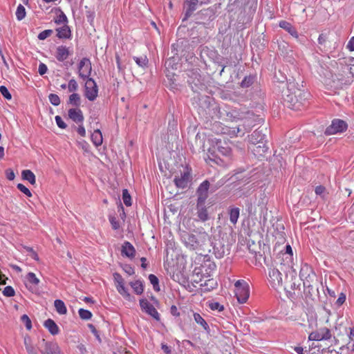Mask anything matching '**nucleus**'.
Listing matches in <instances>:
<instances>
[{
  "label": "nucleus",
  "mask_w": 354,
  "mask_h": 354,
  "mask_svg": "<svg viewBox=\"0 0 354 354\" xmlns=\"http://www.w3.org/2000/svg\"><path fill=\"white\" fill-rule=\"evenodd\" d=\"M181 241L191 250H196L209 241V234L203 229L195 231L194 233L183 232L180 234Z\"/></svg>",
  "instance_id": "nucleus-1"
},
{
  "label": "nucleus",
  "mask_w": 354,
  "mask_h": 354,
  "mask_svg": "<svg viewBox=\"0 0 354 354\" xmlns=\"http://www.w3.org/2000/svg\"><path fill=\"white\" fill-rule=\"evenodd\" d=\"M173 181L178 189L189 188L192 182V169L187 165H181L174 173Z\"/></svg>",
  "instance_id": "nucleus-2"
},
{
  "label": "nucleus",
  "mask_w": 354,
  "mask_h": 354,
  "mask_svg": "<svg viewBox=\"0 0 354 354\" xmlns=\"http://www.w3.org/2000/svg\"><path fill=\"white\" fill-rule=\"evenodd\" d=\"M243 124L239 125L236 127L232 128V135L235 136H243L248 131H250L251 129L257 124L260 123L261 118L256 116L252 112H247L244 116L241 118Z\"/></svg>",
  "instance_id": "nucleus-3"
},
{
  "label": "nucleus",
  "mask_w": 354,
  "mask_h": 354,
  "mask_svg": "<svg viewBox=\"0 0 354 354\" xmlns=\"http://www.w3.org/2000/svg\"><path fill=\"white\" fill-rule=\"evenodd\" d=\"M331 82L328 83L335 88H341L343 85L349 84L353 82V74L351 68L342 66L337 73L331 75Z\"/></svg>",
  "instance_id": "nucleus-4"
},
{
  "label": "nucleus",
  "mask_w": 354,
  "mask_h": 354,
  "mask_svg": "<svg viewBox=\"0 0 354 354\" xmlns=\"http://www.w3.org/2000/svg\"><path fill=\"white\" fill-rule=\"evenodd\" d=\"M234 292L236 299L240 304H245L250 296V288L248 283L244 280L240 279L234 283Z\"/></svg>",
  "instance_id": "nucleus-5"
},
{
  "label": "nucleus",
  "mask_w": 354,
  "mask_h": 354,
  "mask_svg": "<svg viewBox=\"0 0 354 354\" xmlns=\"http://www.w3.org/2000/svg\"><path fill=\"white\" fill-rule=\"evenodd\" d=\"M348 128L346 122L340 119H334L331 124L325 130V134L330 136L340 133L345 131Z\"/></svg>",
  "instance_id": "nucleus-6"
},
{
  "label": "nucleus",
  "mask_w": 354,
  "mask_h": 354,
  "mask_svg": "<svg viewBox=\"0 0 354 354\" xmlns=\"http://www.w3.org/2000/svg\"><path fill=\"white\" fill-rule=\"evenodd\" d=\"M113 276L118 292L128 301H132L131 295L124 286V281L122 277L118 272H115Z\"/></svg>",
  "instance_id": "nucleus-7"
},
{
  "label": "nucleus",
  "mask_w": 354,
  "mask_h": 354,
  "mask_svg": "<svg viewBox=\"0 0 354 354\" xmlns=\"http://www.w3.org/2000/svg\"><path fill=\"white\" fill-rule=\"evenodd\" d=\"M332 337L330 329L326 327L318 328L309 334L308 339L310 341L328 340Z\"/></svg>",
  "instance_id": "nucleus-8"
},
{
  "label": "nucleus",
  "mask_w": 354,
  "mask_h": 354,
  "mask_svg": "<svg viewBox=\"0 0 354 354\" xmlns=\"http://www.w3.org/2000/svg\"><path fill=\"white\" fill-rule=\"evenodd\" d=\"M91 63L89 59L84 57L82 58L79 64V76L84 80H88L91 73Z\"/></svg>",
  "instance_id": "nucleus-9"
},
{
  "label": "nucleus",
  "mask_w": 354,
  "mask_h": 354,
  "mask_svg": "<svg viewBox=\"0 0 354 354\" xmlns=\"http://www.w3.org/2000/svg\"><path fill=\"white\" fill-rule=\"evenodd\" d=\"M98 89L93 79L88 78L85 83V97L90 101H94L97 97Z\"/></svg>",
  "instance_id": "nucleus-10"
},
{
  "label": "nucleus",
  "mask_w": 354,
  "mask_h": 354,
  "mask_svg": "<svg viewBox=\"0 0 354 354\" xmlns=\"http://www.w3.org/2000/svg\"><path fill=\"white\" fill-rule=\"evenodd\" d=\"M299 277L304 281V286H310V281L315 277V274L313 268L305 263L301 266L299 272Z\"/></svg>",
  "instance_id": "nucleus-11"
},
{
  "label": "nucleus",
  "mask_w": 354,
  "mask_h": 354,
  "mask_svg": "<svg viewBox=\"0 0 354 354\" xmlns=\"http://www.w3.org/2000/svg\"><path fill=\"white\" fill-rule=\"evenodd\" d=\"M140 306L142 311L151 316L156 321H160L159 313L147 299H140Z\"/></svg>",
  "instance_id": "nucleus-12"
},
{
  "label": "nucleus",
  "mask_w": 354,
  "mask_h": 354,
  "mask_svg": "<svg viewBox=\"0 0 354 354\" xmlns=\"http://www.w3.org/2000/svg\"><path fill=\"white\" fill-rule=\"evenodd\" d=\"M268 280L271 286L277 288L282 286V274L278 269L270 268L268 270Z\"/></svg>",
  "instance_id": "nucleus-13"
},
{
  "label": "nucleus",
  "mask_w": 354,
  "mask_h": 354,
  "mask_svg": "<svg viewBox=\"0 0 354 354\" xmlns=\"http://www.w3.org/2000/svg\"><path fill=\"white\" fill-rule=\"evenodd\" d=\"M217 146V151L218 153L227 158H228L227 160H221L220 158H218V160L214 159L213 160L215 161L217 164H219L218 160L225 162V164H228L229 161L230 160V156H231V148L228 146V145L226 142H222L221 141L216 142Z\"/></svg>",
  "instance_id": "nucleus-14"
},
{
  "label": "nucleus",
  "mask_w": 354,
  "mask_h": 354,
  "mask_svg": "<svg viewBox=\"0 0 354 354\" xmlns=\"http://www.w3.org/2000/svg\"><path fill=\"white\" fill-rule=\"evenodd\" d=\"M209 188V182L207 180H204L198 186L197 194V201L205 202L208 197V190Z\"/></svg>",
  "instance_id": "nucleus-15"
},
{
  "label": "nucleus",
  "mask_w": 354,
  "mask_h": 354,
  "mask_svg": "<svg viewBox=\"0 0 354 354\" xmlns=\"http://www.w3.org/2000/svg\"><path fill=\"white\" fill-rule=\"evenodd\" d=\"M42 354H63L57 343L48 342L45 343L44 348L41 351Z\"/></svg>",
  "instance_id": "nucleus-16"
},
{
  "label": "nucleus",
  "mask_w": 354,
  "mask_h": 354,
  "mask_svg": "<svg viewBox=\"0 0 354 354\" xmlns=\"http://www.w3.org/2000/svg\"><path fill=\"white\" fill-rule=\"evenodd\" d=\"M25 285L29 290H32L40 283V280L37 277L36 274L32 272H29L26 277Z\"/></svg>",
  "instance_id": "nucleus-17"
},
{
  "label": "nucleus",
  "mask_w": 354,
  "mask_h": 354,
  "mask_svg": "<svg viewBox=\"0 0 354 354\" xmlns=\"http://www.w3.org/2000/svg\"><path fill=\"white\" fill-rule=\"evenodd\" d=\"M197 216L201 221H206L209 219L208 212L205 206V202L197 201L196 204Z\"/></svg>",
  "instance_id": "nucleus-18"
},
{
  "label": "nucleus",
  "mask_w": 354,
  "mask_h": 354,
  "mask_svg": "<svg viewBox=\"0 0 354 354\" xmlns=\"http://www.w3.org/2000/svg\"><path fill=\"white\" fill-rule=\"evenodd\" d=\"M70 119L77 124H82L84 121V115L82 111L78 108L70 109L68 111Z\"/></svg>",
  "instance_id": "nucleus-19"
},
{
  "label": "nucleus",
  "mask_w": 354,
  "mask_h": 354,
  "mask_svg": "<svg viewBox=\"0 0 354 354\" xmlns=\"http://www.w3.org/2000/svg\"><path fill=\"white\" fill-rule=\"evenodd\" d=\"M70 55L69 48L66 46H59L56 49L55 57L59 62H64Z\"/></svg>",
  "instance_id": "nucleus-20"
},
{
  "label": "nucleus",
  "mask_w": 354,
  "mask_h": 354,
  "mask_svg": "<svg viewBox=\"0 0 354 354\" xmlns=\"http://www.w3.org/2000/svg\"><path fill=\"white\" fill-rule=\"evenodd\" d=\"M250 142L253 145L263 144L266 139V135L262 131L257 129L250 136Z\"/></svg>",
  "instance_id": "nucleus-21"
},
{
  "label": "nucleus",
  "mask_w": 354,
  "mask_h": 354,
  "mask_svg": "<svg viewBox=\"0 0 354 354\" xmlns=\"http://www.w3.org/2000/svg\"><path fill=\"white\" fill-rule=\"evenodd\" d=\"M122 256H126L129 258H133L136 254V250L133 245L128 242L125 241L122 246Z\"/></svg>",
  "instance_id": "nucleus-22"
},
{
  "label": "nucleus",
  "mask_w": 354,
  "mask_h": 354,
  "mask_svg": "<svg viewBox=\"0 0 354 354\" xmlns=\"http://www.w3.org/2000/svg\"><path fill=\"white\" fill-rule=\"evenodd\" d=\"M283 260L284 261V264L287 265L288 267H292L293 265V252L291 246L290 245H287L286 246V251L283 254Z\"/></svg>",
  "instance_id": "nucleus-23"
},
{
  "label": "nucleus",
  "mask_w": 354,
  "mask_h": 354,
  "mask_svg": "<svg viewBox=\"0 0 354 354\" xmlns=\"http://www.w3.org/2000/svg\"><path fill=\"white\" fill-rule=\"evenodd\" d=\"M198 3V0L185 1L186 11L185 14V19L189 17L192 15L193 12L196 10Z\"/></svg>",
  "instance_id": "nucleus-24"
},
{
  "label": "nucleus",
  "mask_w": 354,
  "mask_h": 354,
  "mask_svg": "<svg viewBox=\"0 0 354 354\" xmlns=\"http://www.w3.org/2000/svg\"><path fill=\"white\" fill-rule=\"evenodd\" d=\"M44 326L53 335H56L59 333V328L57 324L51 319L46 320L44 323Z\"/></svg>",
  "instance_id": "nucleus-25"
},
{
  "label": "nucleus",
  "mask_w": 354,
  "mask_h": 354,
  "mask_svg": "<svg viewBox=\"0 0 354 354\" xmlns=\"http://www.w3.org/2000/svg\"><path fill=\"white\" fill-rule=\"evenodd\" d=\"M217 281L214 279H206L200 286L203 292H209L217 287Z\"/></svg>",
  "instance_id": "nucleus-26"
},
{
  "label": "nucleus",
  "mask_w": 354,
  "mask_h": 354,
  "mask_svg": "<svg viewBox=\"0 0 354 354\" xmlns=\"http://www.w3.org/2000/svg\"><path fill=\"white\" fill-rule=\"evenodd\" d=\"M279 27L286 30L290 35H291L293 37L297 39L299 37V34L297 30L286 21H281L279 24Z\"/></svg>",
  "instance_id": "nucleus-27"
},
{
  "label": "nucleus",
  "mask_w": 354,
  "mask_h": 354,
  "mask_svg": "<svg viewBox=\"0 0 354 354\" xmlns=\"http://www.w3.org/2000/svg\"><path fill=\"white\" fill-rule=\"evenodd\" d=\"M194 320L199 324L205 331L209 330V326L205 319L198 313L193 312Z\"/></svg>",
  "instance_id": "nucleus-28"
},
{
  "label": "nucleus",
  "mask_w": 354,
  "mask_h": 354,
  "mask_svg": "<svg viewBox=\"0 0 354 354\" xmlns=\"http://www.w3.org/2000/svg\"><path fill=\"white\" fill-rule=\"evenodd\" d=\"M230 221L233 225H236L240 215L239 207H230L228 210Z\"/></svg>",
  "instance_id": "nucleus-29"
},
{
  "label": "nucleus",
  "mask_w": 354,
  "mask_h": 354,
  "mask_svg": "<svg viewBox=\"0 0 354 354\" xmlns=\"http://www.w3.org/2000/svg\"><path fill=\"white\" fill-rule=\"evenodd\" d=\"M57 32V36L60 39H68L71 37V30L67 25L58 28Z\"/></svg>",
  "instance_id": "nucleus-30"
},
{
  "label": "nucleus",
  "mask_w": 354,
  "mask_h": 354,
  "mask_svg": "<svg viewBox=\"0 0 354 354\" xmlns=\"http://www.w3.org/2000/svg\"><path fill=\"white\" fill-rule=\"evenodd\" d=\"M91 139L95 146H100L103 140L101 131L99 129L95 130L91 136Z\"/></svg>",
  "instance_id": "nucleus-31"
},
{
  "label": "nucleus",
  "mask_w": 354,
  "mask_h": 354,
  "mask_svg": "<svg viewBox=\"0 0 354 354\" xmlns=\"http://www.w3.org/2000/svg\"><path fill=\"white\" fill-rule=\"evenodd\" d=\"M54 306L57 313L59 315H66L67 313V308L64 302L61 299H56L54 301Z\"/></svg>",
  "instance_id": "nucleus-32"
},
{
  "label": "nucleus",
  "mask_w": 354,
  "mask_h": 354,
  "mask_svg": "<svg viewBox=\"0 0 354 354\" xmlns=\"http://www.w3.org/2000/svg\"><path fill=\"white\" fill-rule=\"evenodd\" d=\"M21 176L24 180L28 181L31 185L36 183L35 175L32 171L29 169L24 170L21 173Z\"/></svg>",
  "instance_id": "nucleus-33"
},
{
  "label": "nucleus",
  "mask_w": 354,
  "mask_h": 354,
  "mask_svg": "<svg viewBox=\"0 0 354 354\" xmlns=\"http://www.w3.org/2000/svg\"><path fill=\"white\" fill-rule=\"evenodd\" d=\"M130 286L137 295H142L144 291V286L141 281L137 280L130 282Z\"/></svg>",
  "instance_id": "nucleus-34"
},
{
  "label": "nucleus",
  "mask_w": 354,
  "mask_h": 354,
  "mask_svg": "<svg viewBox=\"0 0 354 354\" xmlns=\"http://www.w3.org/2000/svg\"><path fill=\"white\" fill-rule=\"evenodd\" d=\"M68 104L78 107L81 104V98L78 93H72L68 98Z\"/></svg>",
  "instance_id": "nucleus-35"
},
{
  "label": "nucleus",
  "mask_w": 354,
  "mask_h": 354,
  "mask_svg": "<svg viewBox=\"0 0 354 354\" xmlns=\"http://www.w3.org/2000/svg\"><path fill=\"white\" fill-rule=\"evenodd\" d=\"M284 102L287 103V106L290 109H297L298 106H297V99L296 96H292V95H287L286 97L284 98Z\"/></svg>",
  "instance_id": "nucleus-36"
},
{
  "label": "nucleus",
  "mask_w": 354,
  "mask_h": 354,
  "mask_svg": "<svg viewBox=\"0 0 354 354\" xmlns=\"http://www.w3.org/2000/svg\"><path fill=\"white\" fill-rule=\"evenodd\" d=\"M24 344L28 354H38L37 350L31 344L30 338L29 337H26L24 338Z\"/></svg>",
  "instance_id": "nucleus-37"
},
{
  "label": "nucleus",
  "mask_w": 354,
  "mask_h": 354,
  "mask_svg": "<svg viewBox=\"0 0 354 354\" xmlns=\"http://www.w3.org/2000/svg\"><path fill=\"white\" fill-rule=\"evenodd\" d=\"M26 9L21 4H19L15 12L16 17L18 21H21L24 19L26 17Z\"/></svg>",
  "instance_id": "nucleus-38"
},
{
  "label": "nucleus",
  "mask_w": 354,
  "mask_h": 354,
  "mask_svg": "<svg viewBox=\"0 0 354 354\" xmlns=\"http://www.w3.org/2000/svg\"><path fill=\"white\" fill-rule=\"evenodd\" d=\"M133 59L136 62L138 66L145 68L147 67L148 64V59L147 56H141V57H133Z\"/></svg>",
  "instance_id": "nucleus-39"
},
{
  "label": "nucleus",
  "mask_w": 354,
  "mask_h": 354,
  "mask_svg": "<svg viewBox=\"0 0 354 354\" xmlns=\"http://www.w3.org/2000/svg\"><path fill=\"white\" fill-rule=\"evenodd\" d=\"M149 280L150 283L153 285V290L157 292L159 291L160 286L158 277L156 275L151 274L149 276Z\"/></svg>",
  "instance_id": "nucleus-40"
},
{
  "label": "nucleus",
  "mask_w": 354,
  "mask_h": 354,
  "mask_svg": "<svg viewBox=\"0 0 354 354\" xmlns=\"http://www.w3.org/2000/svg\"><path fill=\"white\" fill-rule=\"evenodd\" d=\"M78 313L80 317L84 320H88L92 317V313L89 310L83 308L79 309Z\"/></svg>",
  "instance_id": "nucleus-41"
},
{
  "label": "nucleus",
  "mask_w": 354,
  "mask_h": 354,
  "mask_svg": "<svg viewBox=\"0 0 354 354\" xmlns=\"http://www.w3.org/2000/svg\"><path fill=\"white\" fill-rule=\"evenodd\" d=\"M122 200H123L124 203L127 206L131 205V196L129 194L127 189H123V191H122Z\"/></svg>",
  "instance_id": "nucleus-42"
},
{
  "label": "nucleus",
  "mask_w": 354,
  "mask_h": 354,
  "mask_svg": "<svg viewBox=\"0 0 354 354\" xmlns=\"http://www.w3.org/2000/svg\"><path fill=\"white\" fill-rule=\"evenodd\" d=\"M208 306L212 310H217L218 312H221L224 309L223 306L216 301L209 302Z\"/></svg>",
  "instance_id": "nucleus-43"
},
{
  "label": "nucleus",
  "mask_w": 354,
  "mask_h": 354,
  "mask_svg": "<svg viewBox=\"0 0 354 354\" xmlns=\"http://www.w3.org/2000/svg\"><path fill=\"white\" fill-rule=\"evenodd\" d=\"M55 22L57 24L66 25L68 19L66 15L63 12H61V13L57 17Z\"/></svg>",
  "instance_id": "nucleus-44"
},
{
  "label": "nucleus",
  "mask_w": 354,
  "mask_h": 354,
  "mask_svg": "<svg viewBox=\"0 0 354 354\" xmlns=\"http://www.w3.org/2000/svg\"><path fill=\"white\" fill-rule=\"evenodd\" d=\"M67 88L69 92H75L78 89V84L75 80L71 79L69 80L67 85Z\"/></svg>",
  "instance_id": "nucleus-45"
},
{
  "label": "nucleus",
  "mask_w": 354,
  "mask_h": 354,
  "mask_svg": "<svg viewBox=\"0 0 354 354\" xmlns=\"http://www.w3.org/2000/svg\"><path fill=\"white\" fill-rule=\"evenodd\" d=\"M48 100L53 106H58L60 104V98L57 94L50 93L48 95Z\"/></svg>",
  "instance_id": "nucleus-46"
},
{
  "label": "nucleus",
  "mask_w": 354,
  "mask_h": 354,
  "mask_svg": "<svg viewBox=\"0 0 354 354\" xmlns=\"http://www.w3.org/2000/svg\"><path fill=\"white\" fill-rule=\"evenodd\" d=\"M254 82V77L248 76L245 77L241 82V86L243 88H247L251 86Z\"/></svg>",
  "instance_id": "nucleus-47"
},
{
  "label": "nucleus",
  "mask_w": 354,
  "mask_h": 354,
  "mask_svg": "<svg viewBox=\"0 0 354 354\" xmlns=\"http://www.w3.org/2000/svg\"><path fill=\"white\" fill-rule=\"evenodd\" d=\"M21 322L25 324L27 330H30L32 328V323L27 315H23L21 317Z\"/></svg>",
  "instance_id": "nucleus-48"
},
{
  "label": "nucleus",
  "mask_w": 354,
  "mask_h": 354,
  "mask_svg": "<svg viewBox=\"0 0 354 354\" xmlns=\"http://www.w3.org/2000/svg\"><path fill=\"white\" fill-rule=\"evenodd\" d=\"M53 34V30H45L42 32H41L38 36H37V38L39 39V40H44L46 39V38H48V37H50L51 35Z\"/></svg>",
  "instance_id": "nucleus-49"
},
{
  "label": "nucleus",
  "mask_w": 354,
  "mask_h": 354,
  "mask_svg": "<svg viewBox=\"0 0 354 354\" xmlns=\"http://www.w3.org/2000/svg\"><path fill=\"white\" fill-rule=\"evenodd\" d=\"M0 93L1 94L8 100H10L12 99V95L6 86H0Z\"/></svg>",
  "instance_id": "nucleus-50"
},
{
  "label": "nucleus",
  "mask_w": 354,
  "mask_h": 354,
  "mask_svg": "<svg viewBox=\"0 0 354 354\" xmlns=\"http://www.w3.org/2000/svg\"><path fill=\"white\" fill-rule=\"evenodd\" d=\"M17 187L19 190H20L22 193L26 194L27 196H28V197L32 196V193L30 192V191L23 184L19 183L17 185Z\"/></svg>",
  "instance_id": "nucleus-51"
},
{
  "label": "nucleus",
  "mask_w": 354,
  "mask_h": 354,
  "mask_svg": "<svg viewBox=\"0 0 354 354\" xmlns=\"http://www.w3.org/2000/svg\"><path fill=\"white\" fill-rule=\"evenodd\" d=\"M3 294L4 296H6V297H12L15 295V292L14 288L12 286H8L4 288V290L3 291Z\"/></svg>",
  "instance_id": "nucleus-52"
},
{
  "label": "nucleus",
  "mask_w": 354,
  "mask_h": 354,
  "mask_svg": "<svg viewBox=\"0 0 354 354\" xmlns=\"http://www.w3.org/2000/svg\"><path fill=\"white\" fill-rule=\"evenodd\" d=\"M57 125L62 129H65L67 127L66 124L64 122L61 116L56 115L55 118Z\"/></svg>",
  "instance_id": "nucleus-53"
},
{
  "label": "nucleus",
  "mask_w": 354,
  "mask_h": 354,
  "mask_svg": "<svg viewBox=\"0 0 354 354\" xmlns=\"http://www.w3.org/2000/svg\"><path fill=\"white\" fill-rule=\"evenodd\" d=\"M109 221L113 230H117L120 228L119 221L116 219L115 217L110 216Z\"/></svg>",
  "instance_id": "nucleus-54"
},
{
  "label": "nucleus",
  "mask_w": 354,
  "mask_h": 354,
  "mask_svg": "<svg viewBox=\"0 0 354 354\" xmlns=\"http://www.w3.org/2000/svg\"><path fill=\"white\" fill-rule=\"evenodd\" d=\"M47 71H48L47 66L45 64L41 62L39 64V68H38V73H39V75H43L44 74H46Z\"/></svg>",
  "instance_id": "nucleus-55"
},
{
  "label": "nucleus",
  "mask_w": 354,
  "mask_h": 354,
  "mask_svg": "<svg viewBox=\"0 0 354 354\" xmlns=\"http://www.w3.org/2000/svg\"><path fill=\"white\" fill-rule=\"evenodd\" d=\"M79 145H80V147H82V149L85 151V152H88L89 151V148H90V146H89V144L85 141V140H82L79 142Z\"/></svg>",
  "instance_id": "nucleus-56"
},
{
  "label": "nucleus",
  "mask_w": 354,
  "mask_h": 354,
  "mask_svg": "<svg viewBox=\"0 0 354 354\" xmlns=\"http://www.w3.org/2000/svg\"><path fill=\"white\" fill-rule=\"evenodd\" d=\"M123 270L128 275H133L135 272L134 269L129 265H125Z\"/></svg>",
  "instance_id": "nucleus-57"
},
{
  "label": "nucleus",
  "mask_w": 354,
  "mask_h": 354,
  "mask_svg": "<svg viewBox=\"0 0 354 354\" xmlns=\"http://www.w3.org/2000/svg\"><path fill=\"white\" fill-rule=\"evenodd\" d=\"M346 301V295L344 293H341L336 301L337 306H342Z\"/></svg>",
  "instance_id": "nucleus-58"
},
{
  "label": "nucleus",
  "mask_w": 354,
  "mask_h": 354,
  "mask_svg": "<svg viewBox=\"0 0 354 354\" xmlns=\"http://www.w3.org/2000/svg\"><path fill=\"white\" fill-rule=\"evenodd\" d=\"M6 177L9 180H14L15 175L14 171L11 169H8L6 171Z\"/></svg>",
  "instance_id": "nucleus-59"
},
{
  "label": "nucleus",
  "mask_w": 354,
  "mask_h": 354,
  "mask_svg": "<svg viewBox=\"0 0 354 354\" xmlns=\"http://www.w3.org/2000/svg\"><path fill=\"white\" fill-rule=\"evenodd\" d=\"M170 313L173 316H175V317L180 316V313H179L177 307L174 305L171 306V307L170 308Z\"/></svg>",
  "instance_id": "nucleus-60"
},
{
  "label": "nucleus",
  "mask_w": 354,
  "mask_h": 354,
  "mask_svg": "<svg viewBox=\"0 0 354 354\" xmlns=\"http://www.w3.org/2000/svg\"><path fill=\"white\" fill-rule=\"evenodd\" d=\"M346 48L350 50V51H353L354 50V37H352L348 44H347V46H346Z\"/></svg>",
  "instance_id": "nucleus-61"
},
{
  "label": "nucleus",
  "mask_w": 354,
  "mask_h": 354,
  "mask_svg": "<svg viewBox=\"0 0 354 354\" xmlns=\"http://www.w3.org/2000/svg\"><path fill=\"white\" fill-rule=\"evenodd\" d=\"M77 133L82 137L86 136V130L85 128L81 124L77 129Z\"/></svg>",
  "instance_id": "nucleus-62"
},
{
  "label": "nucleus",
  "mask_w": 354,
  "mask_h": 354,
  "mask_svg": "<svg viewBox=\"0 0 354 354\" xmlns=\"http://www.w3.org/2000/svg\"><path fill=\"white\" fill-rule=\"evenodd\" d=\"M325 191V187L324 186L319 185L316 187L315 192L317 195L322 194Z\"/></svg>",
  "instance_id": "nucleus-63"
},
{
  "label": "nucleus",
  "mask_w": 354,
  "mask_h": 354,
  "mask_svg": "<svg viewBox=\"0 0 354 354\" xmlns=\"http://www.w3.org/2000/svg\"><path fill=\"white\" fill-rule=\"evenodd\" d=\"M30 256L31 257L37 261H39V256L38 254H37V252L33 250V249H30Z\"/></svg>",
  "instance_id": "nucleus-64"
}]
</instances>
